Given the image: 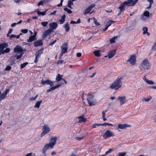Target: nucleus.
Wrapping results in <instances>:
<instances>
[{"label":"nucleus","mask_w":156,"mask_h":156,"mask_svg":"<svg viewBox=\"0 0 156 156\" xmlns=\"http://www.w3.org/2000/svg\"><path fill=\"white\" fill-rule=\"evenodd\" d=\"M150 66L148 61L146 60H144L142 62L141 69H143L144 70H148Z\"/></svg>","instance_id":"obj_4"},{"label":"nucleus","mask_w":156,"mask_h":156,"mask_svg":"<svg viewBox=\"0 0 156 156\" xmlns=\"http://www.w3.org/2000/svg\"><path fill=\"white\" fill-rule=\"evenodd\" d=\"M143 80L145 82L148 84L153 85L154 84V82L153 81L147 80L145 76L143 78Z\"/></svg>","instance_id":"obj_23"},{"label":"nucleus","mask_w":156,"mask_h":156,"mask_svg":"<svg viewBox=\"0 0 156 156\" xmlns=\"http://www.w3.org/2000/svg\"><path fill=\"white\" fill-rule=\"evenodd\" d=\"M9 89H7L6 90H5V91H4V92L2 93L4 94L6 96L8 93L9 91Z\"/></svg>","instance_id":"obj_50"},{"label":"nucleus","mask_w":156,"mask_h":156,"mask_svg":"<svg viewBox=\"0 0 156 156\" xmlns=\"http://www.w3.org/2000/svg\"><path fill=\"white\" fill-rule=\"evenodd\" d=\"M95 5L94 4H91L90 6L88 7L86 9L84 10L83 14L85 15H86L87 14L90 13V14L93 13V12H90L92 8L95 6Z\"/></svg>","instance_id":"obj_8"},{"label":"nucleus","mask_w":156,"mask_h":156,"mask_svg":"<svg viewBox=\"0 0 156 156\" xmlns=\"http://www.w3.org/2000/svg\"><path fill=\"white\" fill-rule=\"evenodd\" d=\"M94 53L95 55L97 57H99L101 56L100 53L99 51H95Z\"/></svg>","instance_id":"obj_34"},{"label":"nucleus","mask_w":156,"mask_h":156,"mask_svg":"<svg viewBox=\"0 0 156 156\" xmlns=\"http://www.w3.org/2000/svg\"><path fill=\"white\" fill-rule=\"evenodd\" d=\"M116 37H114L112 38L111 40H110V42L111 43H114L115 42V39L116 38Z\"/></svg>","instance_id":"obj_48"},{"label":"nucleus","mask_w":156,"mask_h":156,"mask_svg":"<svg viewBox=\"0 0 156 156\" xmlns=\"http://www.w3.org/2000/svg\"><path fill=\"white\" fill-rule=\"evenodd\" d=\"M93 21L94 23L97 26L99 25V23L97 22V20L95 18H93Z\"/></svg>","instance_id":"obj_43"},{"label":"nucleus","mask_w":156,"mask_h":156,"mask_svg":"<svg viewBox=\"0 0 156 156\" xmlns=\"http://www.w3.org/2000/svg\"><path fill=\"white\" fill-rule=\"evenodd\" d=\"M87 100L89 106L95 105L97 103L96 101L94 98V96L92 94H88L87 96Z\"/></svg>","instance_id":"obj_3"},{"label":"nucleus","mask_w":156,"mask_h":156,"mask_svg":"<svg viewBox=\"0 0 156 156\" xmlns=\"http://www.w3.org/2000/svg\"><path fill=\"white\" fill-rule=\"evenodd\" d=\"M129 125L127 124H119L118 125V129H123L129 127Z\"/></svg>","instance_id":"obj_20"},{"label":"nucleus","mask_w":156,"mask_h":156,"mask_svg":"<svg viewBox=\"0 0 156 156\" xmlns=\"http://www.w3.org/2000/svg\"><path fill=\"white\" fill-rule=\"evenodd\" d=\"M64 0H61L60 3L57 5L58 7L61 6L62 5V3Z\"/></svg>","instance_id":"obj_55"},{"label":"nucleus","mask_w":156,"mask_h":156,"mask_svg":"<svg viewBox=\"0 0 156 156\" xmlns=\"http://www.w3.org/2000/svg\"><path fill=\"white\" fill-rule=\"evenodd\" d=\"M83 138L84 137L83 136L80 137H76L75 138V139L77 140H80L83 139Z\"/></svg>","instance_id":"obj_57"},{"label":"nucleus","mask_w":156,"mask_h":156,"mask_svg":"<svg viewBox=\"0 0 156 156\" xmlns=\"http://www.w3.org/2000/svg\"><path fill=\"white\" fill-rule=\"evenodd\" d=\"M36 39V38H35L33 36H30L29 37V39L27 40V41L28 42H31Z\"/></svg>","instance_id":"obj_30"},{"label":"nucleus","mask_w":156,"mask_h":156,"mask_svg":"<svg viewBox=\"0 0 156 156\" xmlns=\"http://www.w3.org/2000/svg\"><path fill=\"white\" fill-rule=\"evenodd\" d=\"M120 104L122 105L124 104L126 101V98L125 96L119 97L118 98Z\"/></svg>","instance_id":"obj_19"},{"label":"nucleus","mask_w":156,"mask_h":156,"mask_svg":"<svg viewBox=\"0 0 156 156\" xmlns=\"http://www.w3.org/2000/svg\"><path fill=\"white\" fill-rule=\"evenodd\" d=\"M37 14L39 15H42V16H44L45 14V12H44V11L43 12H41L39 11H38L37 12Z\"/></svg>","instance_id":"obj_36"},{"label":"nucleus","mask_w":156,"mask_h":156,"mask_svg":"<svg viewBox=\"0 0 156 156\" xmlns=\"http://www.w3.org/2000/svg\"><path fill=\"white\" fill-rule=\"evenodd\" d=\"M139 0H128L127 2H125L121 4V7L120 8L121 9V10H123V7H125L126 6H127L134 5Z\"/></svg>","instance_id":"obj_2"},{"label":"nucleus","mask_w":156,"mask_h":156,"mask_svg":"<svg viewBox=\"0 0 156 156\" xmlns=\"http://www.w3.org/2000/svg\"><path fill=\"white\" fill-rule=\"evenodd\" d=\"M143 14L145 16L148 17L149 16V12L147 11H146Z\"/></svg>","instance_id":"obj_41"},{"label":"nucleus","mask_w":156,"mask_h":156,"mask_svg":"<svg viewBox=\"0 0 156 156\" xmlns=\"http://www.w3.org/2000/svg\"><path fill=\"white\" fill-rule=\"evenodd\" d=\"M114 136V132L110 130H107L103 135V137L105 139H106L107 138L113 137Z\"/></svg>","instance_id":"obj_5"},{"label":"nucleus","mask_w":156,"mask_h":156,"mask_svg":"<svg viewBox=\"0 0 156 156\" xmlns=\"http://www.w3.org/2000/svg\"><path fill=\"white\" fill-rule=\"evenodd\" d=\"M63 84V83L61 82L59 83L58 84H57L56 86L52 87V88H53V89L54 90H55L56 89H57V88H58L60 87Z\"/></svg>","instance_id":"obj_29"},{"label":"nucleus","mask_w":156,"mask_h":156,"mask_svg":"<svg viewBox=\"0 0 156 156\" xmlns=\"http://www.w3.org/2000/svg\"><path fill=\"white\" fill-rule=\"evenodd\" d=\"M121 5L120 4L119 5V9H120V12L118 14V16H119V15H120L121 14V13H122V11H123L124 10V7H123V10H121V9L120 8V7H121Z\"/></svg>","instance_id":"obj_52"},{"label":"nucleus","mask_w":156,"mask_h":156,"mask_svg":"<svg viewBox=\"0 0 156 156\" xmlns=\"http://www.w3.org/2000/svg\"><path fill=\"white\" fill-rule=\"evenodd\" d=\"M49 148H50V147L48 144H46L42 149V153L43 154L45 153L46 151Z\"/></svg>","instance_id":"obj_24"},{"label":"nucleus","mask_w":156,"mask_h":156,"mask_svg":"<svg viewBox=\"0 0 156 156\" xmlns=\"http://www.w3.org/2000/svg\"><path fill=\"white\" fill-rule=\"evenodd\" d=\"M22 33L23 34H26L27 33L28 30L27 29H22L21 31Z\"/></svg>","instance_id":"obj_45"},{"label":"nucleus","mask_w":156,"mask_h":156,"mask_svg":"<svg viewBox=\"0 0 156 156\" xmlns=\"http://www.w3.org/2000/svg\"><path fill=\"white\" fill-rule=\"evenodd\" d=\"M57 138L55 136L51 137V138L49 144H47L50 147V148H52L56 144V142Z\"/></svg>","instance_id":"obj_6"},{"label":"nucleus","mask_w":156,"mask_h":156,"mask_svg":"<svg viewBox=\"0 0 156 156\" xmlns=\"http://www.w3.org/2000/svg\"><path fill=\"white\" fill-rule=\"evenodd\" d=\"M14 52H21L22 51V49L19 46H17L14 49Z\"/></svg>","instance_id":"obj_25"},{"label":"nucleus","mask_w":156,"mask_h":156,"mask_svg":"<svg viewBox=\"0 0 156 156\" xmlns=\"http://www.w3.org/2000/svg\"><path fill=\"white\" fill-rule=\"evenodd\" d=\"M11 69V66H7L5 69V70L9 71Z\"/></svg>","instance_id":"obj_58"},{"label":"nucleus","mask_w":156,"mask_h":156,"mask_svg":"<svg viewBox=\"0 0 156 156\" xmlns=\"http://www.w3.org/2000/svg\"><path fill=\"white\" fill-rule=\"evenodd\" d=\"M66 32H68L70 30V27L68 23H67L63 25Z\"/></svg>","instance_id":"obj_22"},{"label":"nucleus","mask_w":156,"mask_h":156,"mask_svg":"<svg viewBox=\"0 0 156 156\" xmlns=\"http://www.w3.org/2000/svg\"><path fill=\"white\" fill-rule=\"evenodd\" d=\"M152 49L153 50H156V42L154 44L152 48Z\"/></svg>","instance_id":"obj_53"},{"label":"nucleus","mask_w":156,"mask_h":156,"mask_svg":"<svg viewBox=\"0 0 156 156\" xmlns=\"http://www.w3.org/2000/svg\"><path fill=\"white\" fill-rule=\"evenodd\" d=\"M63 77V75H61L59 74H58L56 76V80L57 81H59L61 80H62L65 83H66V81L65 80L63 79H62V78Z\"/></svg>","instance_id":"obj_17"},{"label":"nucleus","mask_w":156,"mask_h":156,"mask_svg":"<svg viewBox=\"0 0 156 156\" xmlns=\"http://www.w3.org/2000/svg\"><path fill=\"white\" fill-rule=\"evenodd\" d=\"M64 10L65 11L67 12V13H68L70 14V13H72V11L70 10L67 7L65 8L64 9Z\"/></svg>","instance_id":"obj_37"},{"label":"nucleus","mask_w":156,"mask_h":156,"mask_svg":"<svg viewBox=\"0 0 156 156\" xmlns=\"http://www.w3.org/2000/svg\"><path fill=\"white\" fill-rule=\"evenodd\" d=\"M66 16L65 15H63L61 17V19L59 20V21L60 22V24H63L65 21Z\"/></svg>","instance_id":"obj_26"},{"label":"nucleus","mask_w":156,"mask_h":156,"mask_svg":"<svg viewBox=\"0 0 156 156\" xmlns=\"http://www.w3.org/2000/svg\"><path fill=\"white\" fill-rule=\"evenodd\" d=\"M23 55V53L21 54L20 55H19L17 56L16 57V59H19Z\"/></svg>","instance_id":"obj_56"},{"label":"nucleus","mask_w":156,"mask_h":156,"mask_svg":"<svg viewBox=\"0 0 156 156\" xmlns=\"http://www.w3.org/2000/svg\"><path fill=\"white\" fill-rule=\"evenodd\" d=\"M64 62V61L63 60H58L57 62V64H61L63 63Z\"/></svg>","instance_id":"obj_54"},{"label":"nucleus","mask_w":156,"mask_h":156,"mask_svg":"<svg viewBox=\"0 0 156 156\" xmlns=\"http://www.w3.org/2000/svg\"><path fill=\"white\" fill-rule=\"evenodd\" d=\"M116 53V50H113L110 51L108 53V55L105 56V57H108L109 58H112L115 55Z\"/></svg>","instance_id":"obj_15"},{"label":"nucleus","mask_w":156,"mask_h":156,"mask_svg":"<svg viewBox=\"0 0 156 156\" xmlns=\"http://www.w3.org/2000/svg\"><path fill=\"white\" fill-rule=\"evenodd\" d=\"M81 56V54L80 53H78L76 54V56L78 57H80Z\"/></svg>","instance_id":"obj_63"},{"label":"nucleus","mask_w":156,"mask_h":156,"mask_svg":"<svg viewBox=\"0 0 156 156\" xmlns=\"http://www.w3.org/2000/svg\"><path fill=\"white\" fill-rule=\"evenodd\" d=\"M78 118L79 119L78 121L79 123L84 122L86 121V119L84 118V116L83 115L79 116Z\"/></svg>","instance_id":"obj_21"},{"label":"nucleus","mask_w":156,"mask_h":156,"mask_svg":"<svg viewBox=\"0 0 156 156\" xmlns=\"http://www.w3.org/2000/svg\"><path fill=\"white\" fill-rule=\"evenodd\" d=\"M72 0H69L68 1V4L67 6L70 9H72L71 5H73V2Z\"/></svg>","instance_id":"obj_27"},{"label":"nucleus","mask_w":156,"mask_h":156,"mask_svg":"<svg viewBox=\"0 0 156 156\" xmlns=\"http://www.w3.org/2000/svg\"><path fill=\"white\" fill-rule=\"evenodd\" d=\"M112 149H109L108 151H106L105 152V154H108L110 153H111L112 151Z\"/></svg>","instance_id":"obj_51"},{"label":"nucleus","mask_w":156,"mask_h":156,"mask_svg":"<svg viewBox=\"0 0 156 156\" xmlns=\"http://www.w3.org/2000/svg\"><path fill=\"white\" fill-rule=\"evenodd\" d=\"M102 126L101 124L95 123L92 125V127L94 128H96V126Z\"/></svg>","instance_id":"obj_39"},{"label":"nucleus","mask_w":156,"mask_h":156,"mask_svg":"<svg viewBox=\"0 0 156 156\" xmlns=\"http://www.w3.org/2000/svg\"><path fill=\"white\" fill-rule=\"evenodd\" d=\"M56 40H55L52 42H51L50 44V45H53V44H54L56 42Z\"/></svg>","instance_id":"obj_64"},{"label":"nucleus","mask_w":156,"mask_h":156,"mask_svg":"<svg viewBox=\"0 0 156 156\" xmlns=\"http://www.w3.org/2000/svg\"><path fill=\"white\" fill-rule=\"evenodd\" d=\"M38 97V95H37L34 97H32V98H30V100L31 101H35L37 98Z\"/></svg>","instance_id":"obj_42"},{"label":"nucleus","mask_w":156,"mask_h":156,"mask_svg":"<svg viewBox=\"0 0 156 156\" xmlns=\"http://www.w3.org/2000/svg\"><path fill=\"white\" fill-rule=\"evenodd\" d=\"M41 83L43 85L47 84L49 85L51 87L53 86L54 85L53 82L49 80H47L45 81L42 80Z\"/></svg>","instance_id":"obj_11"},{"label":"nucleus","mask_w":156,"mask_h":156,"mask_svg":"<svg viewBox=\"0 0 156 156\" xmlns=\"http://www.w3.org/2000/svg\"><path fill=\"white\" fill-rule=\"evenodd\" d=\"M67 44L66 43H64L61 47L62 53V54L65 53L67 50Z\"/></svg>","instance_id":"obj_12"},{"label":"nucleus","mask_w":156,"mask_h":156,"mask_svg":"<svg viewBox=\"0 0 156 156\" xmlns=\"http://www.w3.org/2000/svg\"><path fill=\"white\" fill-rule=\"evenodd\" d=\"M101 125L102 126H112L113 125L112 124H110L107 123H104L103 124H101Z\"/></svg>","instance_id":"obj_46"},{"label":"nucleus","mask_w":156,"mask_h":156,"mask_svg":"<svg viewBox=\"0 0 156 156\" xmlns=\"http://www.w3.org/2000/svg\"><path fill=\"white\" fill-rule=\"evenodd\" d=\"M48 22H43L41 23L42 25L44 27H46L48 24Z\"/></svg>","instance_id":"obj_38"},{"label":"nucleus","mask_w":156,"mask_h":156,"mask_svg":"<svg viewBox=\"0 0 156 156\" xmlns=\"http://www.w3.org/2000/svg\"><path fill=\"white\" fill-rule=\"evenodd\" d=\"M42 102V101H37L35 105L34 106V107L37 108H39L40 107V106L41 104V103Z\"/></svg>","instance_id":"obj_31"},{"label":"nucleus","mask_w":156,"mask_h":156,"mask_svg":"<svg viewBox=\"0 0 156 156\" xmlns=\"http://www.w3.org/2000/svg\"><path fill=\"white\" fill-rule=\"evenodd\" d=\"M52 32L50 30H46L42 35V38L43 39H45L47 36L50 34Z\"/></svg>","instance_id":"obj_18"},{"label":"nucleus","mask_w":156,"mask_h":156,"mask_svg":"<svg viewBox=\"0 0 156 156\" xmlns=\"http://www.w3.org/2000/svg\"><path fill=\"white\" fill-rule=\"evenodd\" d=\"M143 34H146V33H147V27H144L143 28Z\"/></svg>","instance_id":"obj_40"},{"label":"nucleus","mask_w":156,"mask_h":156,"mask_svg":"<svg viewBox=\"0 0 156 156\" xmlns=\"http://www.w3.org/2000/svg\"><path fill=\"white\" fill-rule=\"evenodd\" d=\"M5 52L8 53L10 51V49L9 48H6L4 51Z\"/></svg>","instance_id":"obj_61"},{"label":"nucleus","mask_w":156,"mask_h":156,"mask_svg":"<svg viewBox=\"0 0 156 156\" xmlns=\"http://www.w3.org/2000/svg\"><path fill=\"white\" fill-rule=\"evenodd\" d=\"M123 79L122 76H119L117 80L111 85L110 87L112 89L117 90L122 85V80Z\"/></svg>","instance_id":"obj_1"},{"label":"nucleus","mask_w":156,"mask_h":156,"mask_svg":"<svg viewBox=\"0 0 156 156\" xmlns=\"http://www.w3.org/2000/svg\"><path fill=\"white\" fill-rule=\"evenodd\" d=\"M44 3L43 2V1L41 0L40 2H39L37 6H39L41 5H43Z\"/></svg>","instance_id":"obj_60"},{"label":"nucleus","mask_w":156,"mask_h":156,"mask_svg":"<svg viewBox=\"0 0 156 156\" xmlns=\"http://www.w3.org/2000/svg\"><path fill=\"white\" fill-rule=\"evenodd\" d=\"M147 1L149 2V5H152L154 2L153 0H148Z\"/></svg>","instance_id":"obj_59"},{"label":"nucleus","mask_w":156,"mask_h":156,"mask_svg":"<svg viewBox=\"0 0 156 156\" xmlns=\"http://www.w3.org/2000/svg\"><path fill=\"white\" fill-rule=\"evenodd\" d=\"M57 12V11H54L51 12V13H50V15H55V13H56Z\"/></svg>","instance_id":"obj_62"},{"label":"nucleus","mask_w":156,"mask_h":156,"mask_svg":"<svg viewBox=\"0 0 156 156\" xmlns=\"http://www.w3.org/2000/svg\"><path fill=\"white\" fill-rule=\"evenodd\" d=\"M132 65H134L136 62V57L135 55H131L130 56L129 59L128 60Z\"/></svg>","instance_id":"obj_13"},{"label":"nucleus","mask_w":156,"mask_h":156,"mask_svg":"<svg viewBox=\"0 0 156 156\" xmlns=\"http://www.w3.org/2000/svg\"><path fill=\"white\" fill-rule=\"evenodd\" d=\"M111 24H112L111 22H110V21H108L107 22V23H106V26L108 27H109L110 26Z\"/></svg>","instance_id":"obj_49"},{"label":"nucleus","mask_w":156,"mask_h":156,"mask_svg":"<svg viewBox=\"0 0 156 156\" xmlns=\"http://www.w3.org/2000/svg\"><path fill=\"white\" fill-rule=\"evenodd\" d=\"M7 44L5 43L0 44V55L3 54L5 53V52L3 51V49L7 47Z\"/></svg>","instance_id":"obj_14"},{"label":"nucleus","mask_w":156,"mask_h":156,"mask_svg":"<svg viewBox=\"0 0 156 156\" xmlns=\"http://www.w3.org/2000/svg\"><path fill=\"white\" fill-rule=\"evenodd\" d=\"M12 31H13V29H9V31H8V32L7 34V36L9 37V34H11V33H12Z\"/></svg>","instance_id":"obj_47"},{"label":"nucleus","mask_w":156,"mask_h":156,"mask_svg":"<svg viewBox=\"0 0 156 156\" xmlns=\"http://www.w3.org/2000/svg\"><path fill=\"white\" fill-rule=\"evenodd\" d=\"M0 95V101H1L5 98L6 96L3 93L1 94Z\"/></svg>","instance_id":"obj_35"},{"label":"nucleus","mask_w":156,"mask_h":156,"mask_svg":"<svg viewBox=\"0 0 156 156\" xmlns=\"http://www.w3.org/2000/svg\"><path fill=\"white\" fill-rule=\"evenodd\" d=\"M50 28L51 31L56 29L58 26L57 24L55 22L50 23H49Z\"/></svg>","instance_id":"obj_10"},{"label":"nucleus","mask_w":156,"mask_h":156,"mask_svg":"<svg viewBox=\"0 0 156 156\" xmlns=\"http://www.w3.org/2000/svg\"><path fill=\"white\" fill-rule=\"evenodd\" d=\"M63 84V83L61 82L59 83L58 84H57L56 86L52 87V88H53V89L54 90H55L56 89H57V88H58L60 87Z\"/></svg>","instance_id":"obj_28"},{"label":"nucleus","mask_w":156,"mask_h":156,"mask_svg":"<svg viewBox=\"0 0 156 156\" xmlns=\"http://www.w3.org/2000/svg\"><path fill=\"white\" fill-rule=\"evenodd\" d=\"M43 50V49L41 48L40 50L36 52L35 58L34 61V62L35 63H36L37 62L39 57L41 55L42 53Z\"/></svg>","instance_id":"obj_9"},{"label":"nucleus","mask_w":156,"mask_h":156,"mask_svg":"<svg viewBox=\"0 0 156 156\" xmlns=\"http://www.w3.org/2000/svg\"><path fill=\"white\" fill-rule=\"evenodd\" d=\"M9 37L10 39H12L13 38H16L17 39H18L20 38V35L16 36L15 35L12 34L9 36Z\"/></svg>","instance_id":"obj_32"},{"label":"nucleus","mask_w":156,"mask_h":156,"mask_svg":"<svg viewBox=\"0 0 156 156\" xmlns=\"http://www.w3.org/2000/svg\"><path fill=\"white\" fill-rule=\"evenodd\" d=\"M28 63V62H25L21 64L20 65V68L22 69L24 68Z\"/></svg>","instance_id":"obj_33"},{"label":"nucleus","mask_w":156,"mask_h":156,"mask_svg":"<svg viewBox=\"0 0 156 156\" xmlns=\"http://www.w3.org/2000/svg\"><path fill=\"white\" fill-rule=\"evenodd\" d=\"M126 153L125 152H120L118 154V156H125Z\"/></svg>","instance_id":"obj_44"},{"label":"nucleus","mask_w":156,"mask_h":156,"mask_svg":"<svg viewBox=\"0 0 156 156\" xmlns=\"http://www.w3.org/2000/svg\"><path fill=\"white\" fill-rule=\"evenodd\" d=\"M50 130V128L47 125H44L43 126V131L41 134V136H44L45 134L48 133Z\"/></svg>","instance_id":"obj_7"},{"label":"nucleus","mask_w":156,"mask_h":156,"mask_svg":"<svg viewBox=\"0 0 156 156\" xmlns=\"http://www.w3.org/2000/svg\"><path fill=\"white\" fill-rule=\"evenodd\" d=\"M43 41L41 40H38L35 41L34 42V46L36 47L41 46L43 45Z\"/></svg>","instance_id":"obj_16"}]
</instances>
